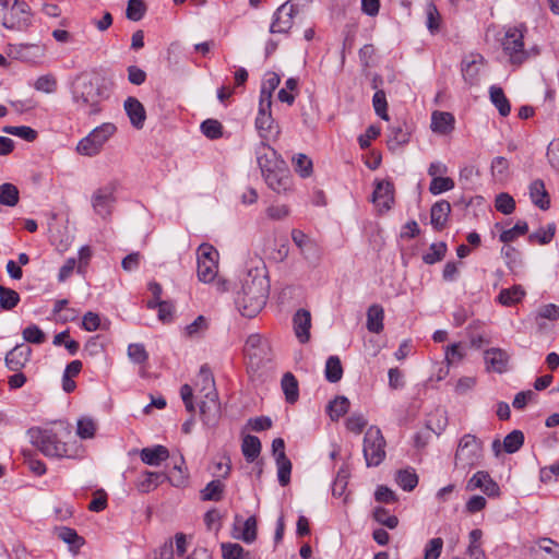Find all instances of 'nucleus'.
Segmentation results:
<instances>
[{
	"instance_id": "9b49d317",
	"label": "nucleus",
	"mask_w": 559,
	"mask_h": 559,
	"mask_svg": "<svg viewBox=\"0 0 559 559\" xmlns=\"http://www.w3.org/2000/svg\"><path fill=\"white\" fill-rule=\"evenodd\" d=\"M299 13L297 4L287 1L274 13L270 27L271 33H287L293 26V19Z\"/></svg>"
},
{
	"instance_id": "864d4df0",
	"label": "nucleus",
	"mask_w": 559,
	"mask_h": 559,
	"mask_svg": "<svg viewBox=\"0 0 559 559\" xmlns=\"http://www.w3.org/2000/svg\"><path fill=\"white\" fill-rule=\"evenodd\" d=\"M374 190L371 193V195L368 198L369 202H371L374 206L376 212L378 215H381L382 209L384 207V193L382 192L384 180L383 179H376L374 182Z\"/></svg>"
},
{
	"instance_id": "13d9d810",
	"label": "nucleus",
	"mask_w": 559,
	"mask_h": 559,
	"mask_svg": "<svg viewBox=\"0 0 559 559\" xmlns=\"http://www.w3.org/2000/svg\"><path fill=\"white\" fill-rule=\"evenodd\" d=\"M298 87V80L295 79V78H289L286 82H285V87L284 88H281L278 91V94H277V97L278 99L282 102V103H286L288 105H293L294 102H295V96L293 93L290 92H294L296 91Z\"/></svg>"
},
{
	"instance_id": "f704fd0d",
	"label": "nucleus",
	"mask_w": 559,
	"mask_h": 559,
	"mask_svg": "<svg viewBox=\"0 0 559 559\" xmlns=\"http://www.w3.org/2000/svg\"><path fill=\"white\" fill-rule=\"evenodd\" d=\"M58 538L70 545L71 548H80L84 545V538L80 536L75 530L67 526L56 528Z\"/></svg>"
},
{
	"instance_id": "c756f323",
	"label": "nucleus",
	"mask_w": 559,
	"mask_h": 559,
	"mask_svg": "<svg viewBox=\"0 0 559 559\" xmlns=\"http://www.w3.org/2000/svg\"><path fill=\"white\" fill-rule=\"evenodd\" d=\"M350 403L346 396H336L333 401H330L326 406V413L331 420L337 421L344 416L349 409Z\"/></svg>"
},
{
	"instance_id": "58836bf2",
	"label": "nucleus",
	"mask_w": 559,
	"mask_h": 559,
	"mask_svg": "<svg viewBox=\"0 0 559 559\" xmlns=\"http://www.w3.org/2000/svg\"><path fill=\"white\" fill-rule=\"evenodd\" d=\"M281 83V78L275 72H269L265 81L262 83L260 100H272V94Z\"/></svg>"
},
{
	"instance_id": "72a5a7b5",
	"label": "nucleus",
	"mask_w": 559,
	"mask_h": 559,
	"mask_svg": "<svg viewBox=\"0 0 559 559\" xmlns=\"http://www.w3.org/2000/svg\"><path fill=\"white\" fill-rule=\"evenodd\" d=\"M525 296V290L521 285H514L511 288L502 289L499 293L498 301L503 306H512Z\"/></svg>"
},
{
	"instance_id": "0eeeda50",
	"label": "nucleus",
	"mask_w": 559,
	"mask_h": 559,
	"mask_svg": "<svg viewBox=\"0 0 559 559\" xmlns=\"http://www.w3.org/2000/svg\"><path fill=\"white\" fill-rule=\"evenodd\" d=\"M481 451V442L474 435H465L461 438L455 453V466L463 469L474 466Z\"/></svg>"
},
{
	"instance_id": "e433bc0d",
	"label": "nucleus",
	"mask_w": 559,
	"mask_h": 559,
	"mask_svg": "<svg viewBox=\"0 0 559 559\" xmlns=\"http://www.w3.org/2000/svg\"><path fill=\"white\" fill-rule=\"evenodd\" d=\"M19 189L13 183L0 185V203L5 206H15L19 203Z\"/></svg>"
},
{
	"instance_id": "7ed1b4c3",
	"label": "nucleus",
	"mask_w": 559,
	"mask_h": 559,
	"mask_svg": "<svg viewBox=\"0 0 559 559\" xmlns=\"http://www.w3.org/2000/svg\"><path fill=\"white\" fill-rule=\"evenodd\" d=\"M28 435L32 444L44 455L49 457H62L68 455L66 443L61 442L51 430L31 428Z\"/></svg>"
},
{
	"instance_id": "603ef678",
	"label": "nucleus",
	"mask_w": 559,
	"mask_h": 559,
	"mask_svg": "<svg viewBox=\"0 0 559 559\" xmlns=\"http://www.w3.org/2000/svg\"><path fill=\"white\" fill-rule=\"evenodd\" d=\"M202 133L211 139L216 140L223 136V126L218 120L206 119L201 123Z\"/></svg>"
},
{
	"instance_id": "49530a36",
	"label": "nucleus",
	"mask_w": 559,
	"mask_h": 559,
	"mask_svg": "<svg viewBox=\"0 0 559 559\" xmlns=\"http://www.w3.org/2000/svg\"><path fill=\"white\" fill-rule=\"evenodd\" d=\"M2 130L4 133L19 136L27 142H33L38 136L37 131L27 126H19V127L7 126Z\"/></svg>"
},
{
	"instance_id": "39448f33",
	"label": "nucleus",
	"mask_w": 559,
	"mask_h": 559,
	"mask_svg": "<svg viewBox=\"0 0 559 559\" xmlns=\"http://www.w3.org/2000/svg\"><path fill=\"white\" fill-rule=\"evenodd\" d=\"M362 452L368 467L379 466L384 460V438L379 427L371 426L366 431Z\"/></svg>"
},
{
	"instance_id": "6e6552de",
	"label": "nucleus",
	"mask_w": 559,
	"mask_h": 559,
	"mask_svg": "<svg viewBox=\"0 0 559 559\" xmlns=\"http://www.w3.org/2000/svg\"><path fill=\"white\" fill-rule=\"evenodd\" d=\"M504 52L509 56L510 62L514 66H521L528 53L524 49L523 31L518 27H511L507 31L502 40Z\"/></svg>"
},
{
	"instance_id": "e2e57ef3",
	"label": "nucleus",
	"mask_w": 559,
	"mask_h": 559,
	"mask_svg": "<svg viewBox=\"0 0 559 559\" xmlns=\"http://www.w3.org/2000/svg\"><path fill=\"white\" fill-rule=\"evenodd\" d=\"M24 341L32 344H41L46 340L45 333L36 325L31 324L22 332Z\"/></svg>"
},
{
	"instance_id": "6ab92c4d",
	"label": "nucleus",
	"mask_w": 559,
	"mask_h": 559,
	"mask_svg": "<svg viewBox=\"0 0 559 559\" xmlns=\"http://www.w3.org/2000/svg\"><path fill=\"white\" fill-rule=\"evenodd\" d=\"M294 330L300 343H307L310 338L311 314L306 309H299L293 318Z\"/></svg>"
},
{
	"instance_id": "20e7f679",
	"label": "nucleus",
	"mask_w": 559,
	"mask_h": 559,
	"mask_svg": "<svg viewBox=\"0 0 559 559\" xmlns=\"http://www.w3.org/2000/svg\"><path fill=\"white\" fill-rule=\"evenodd\" d=\"M116 126L110 122L96 127L87 136L79 142L76 146L78 152L85 156L97 155L102 151L104 144L116 133Z\"/></svg>"
},
{
	"instance_id": "6e6d98bb",
	"label": "nucleus",
	"mask_w": 559,
	"mask_h": 559,
	"mask_svg": "<svg viewBox=\"0 0 559 559\" xmlns=\"http://www.w3.org/2000/svg\"><path fill=\"white\" fill-rule=\"evenodd\" d=\"M495 206L497 211L509 215L515 210V201L509 193L501 192L496 197Z\"/></svg>"
},
{
	"instance_id": "774afa93",
	"label": "nucleus",
	"mask_w": 559,
	"mask_h": 559,
	"mask_svg": "<svg viewBox=\"0 0 559 559\" xmlns=\"http://www.w3.org/2000/svg\"><path fill=\"white\" fill-rule=\"evenodd\" d=\"M539 549L544 552L542 559H559L558 545L549 538L539 542Z\"/></svg>"
},
{
	"instance_id": "09e8293b",
	"label": "nucleus",
	"mask_w": 559,
	"mask_h": 559,
	"mask_svg": "<svg viewBox=\"0 0 559 559\" xmlns=\"http://www.w3.org/2000/svg\"><path fill=\"white\" fill-rule=\"evenodd\" d=\"M293 166L295 171L302 178H307L312 174V160L305 154L294 156Z\"/></svg>"
},
{
	"instance_id": "1a4fd4ad",
	"label": "nucleus",
	"mask_w": 559,
	"mask_h": 559,
	"mask_svg": "<svg viewBox=\"0 0 559 559\" xmlns=\"http://www.w3.org/2000/svg\"><path fill=\"white\" fill-rule=\"evenodd\" d=\"M116 182H109L104 187H99L92 194V206L94 212L103 218H107L112 213V207L117 201L116 199Z\"/></svg>"
},
{
	"instance_id": "69168bd1",
	"label": "nucleus",
	"mask_w": 559,
	"mask_h": 559,
	"mask_svg": "<svg viewBox=\"0 0 559 559\" xmlns=\"http://www.w3.org/2000/svg\"><path fill=\"white\" fill-rule=\"evenodd\" d=\"M34 87L37 91H40L44 93H48V94L53 93L57 88V80L51 74L41 75L36 80Z\"/></svg>"
},
{
	"instance_id": "9d476101",
	"label": "nucleus",
	"mask_w": 559,
	"mask_h": 559,
	"mask_svg": "<svg viewBox=\"0 0 559 559\" xmlns=\"http://www.w3.org/2000/svg\"><path fill=\"white\" fill-rule=\"evenodd\" d=\"M203 397L204 399L200 402V415L203 424L207 427H215L222 414L217 391L204 393Z\"/></svg>"
},
{
	"instance_id": "473e14b6",
	"label": "nucleus",
	"mask_w": 559,
	"mask_h": 559,
	"mask_svg": "<svg viewBox=\"0 0 559 559\" xmlns=\"http://www.w3.org/2000/svg\"><path fill=\"white\" fill-rule=\"evenodd\" d=\"M225 485L218 480L210 481L204 489L200 491L203 501H221L223 499Z\"/></svg>"
},
{
	"instance_id": "cd10ccee",
	"label": "nucleus",
	"mask_w": 559,
	"mask_h": 559,
	"mask_svg": "<svg viewBox=\"0 0 559 559\" xmlns=\"http://www.w3.org/2000/svg\"><path fill=\"white\" fill-rule=\"evenodd\" d=\"M241 451L247 462H255L261 453V441L258 437L247 435L242 439Z\"/></svg>"
},
{
	"instance_id": "a18cd8bd",
	"label": "nucleus",
	"mask_w": 559,
	"mask_h": 559,
	"mask_svg": "<svg viewBox=\"0 0 559 559\" xmlns=\"http://www.w3.org/2000/svg\"><path fill=\"white\" fill-rule=\"evenodd\" d=\"M528 231V225L524 221H519L512 228L503 230L500 234V241L509 243L514 241L518 237L525 235Z\"/></svg>"
},
{
	"instance_id": "b1692460",
	"label": "nucleus",
	"mask_w": 559,
	"mask_h": 559,
	"mask_svg": "<svg viewBox=\"0 0 559 559\" xmlns=\"http://www.w3.org/2000/svg\"><path fill=\"white\" fill-rule=\"evenodd\" d=\"M266 185L277 193L286 192L289 187L292 179L288 174L284 171H276L275 169L264 176Z\"/></svg>"
},
{
	"instance_id": "4be33fe9",
	"label": "nucleus",
	"mask_w": 559,
	"mask_h": 559,
	"mask_svg": "<svg viewBox=\"0 0 559 559\" xmlns=\"http://www.w3.org/2000/svg\"><path fill=\"white\" fill-rule=\"evenodd\" d=\"M255 154L258 165L263 176L274 170L275 162L273 157L275 156V151H273L266 143L262 141L258 145Z\"/></svg>"
},
{
	"instance_id": "4468645a",
	"label": "nucleus",
	"mask_w": 559,
	"mask_h": 559,
	"mask_svg": "<svg viewBox=\"0 0 559 559\" xmlns=\"http://www.w3.org/2000/svg\"><path fill=\"white\" fill-rule=\"evenodd\" d=\"M269 346L266 342L263 341L260 334H251L248 336L245 345V352L250 359V362L255 364L259 367L260 362L263 360L264 355L266 354Z\"/></svg>"
},
{
	"instance_id": "338daca9",
	"label": "nucleus",
	"mask_w": 559,
	"mask_h": 559,
	"mask_svg": "<svg viewBox=\"0 0 559 559\" xmlns=\"http://www.w3.org/2000/svg\"><path fill=\"white\" fill-rule=\"evenodd\" d=\"M207 320L203 316H199L192 323L186 326V335L189 337L199 336L207 330Z\"/></svg>"
},
{
	"instance_id": "5701e85b",
	"label": "nucleus",
	"mask_w": 559,
	"mask_h": 559,
	"mask_svg": "<svg viewBox=\"0 0 559 559\" xmlns=\"http://www.w3.org/2000/svg\"><path fill=\"white\" fill-rule=\"evenodd\" d=\"M140 456L143 463L151 466H158L169 457V451L166 447L158 444L142 449Z\"/></svg>"
},
{
	"instance_id": "c9c22d12",
	"label": "nucleus",
	"mask_w": 559,
	"mask_h": 559,
	"mask_svg": "<svg viewBox=\"0 0 559 559\" xmlns=\"http://www.w3.org/2000/svg\"><path fill=\"white\" fill-rule=\"evenodd\" d=\"M383 309L380 305H372L367 312V329L379 333L382 330Z\"/></svg>"
},
{
	"instance_id": "4c0bfd02",
	"label": "nucleus",
	"mask_w": 559,
	"mask_h": 559,
	"mask_svg": "<svg viewBox=\"0 0 559 559\" xmlns=\"http://www.w3.org/2000/svg\"><path fill=\"white\" fill-rule=\"evenodd\" d=\"M21 298L17 292L12 288H8L0 285V309L1 310H12L15 308Z\"/></svg>"
},
{
	"instance_id": "680f3d73",
	"label": "nucleus",
	"mask_w": 559,
	"mask_h": 559,
	"mask_svg": "<svg viewBox=\"0 0 559 559\" xmlns=\"http://www.w3.org/2000/svg\"><path fill=\"white\" fill-rule=\"evenodd\" d=\"M453 187H454V181H453L452 178H450V177H435V178H432V180L430 182L429 191L432 194H439V193H442L444 191L453 189Z\"/></svg>"
},
{
	"instance_id": "f257e3e1",
	"label": "nucleus",
	"mask_w": 559,
	"mask_h": 559,
	"mask_svg": "<svg viewBox=\"0 0 559 559\" xmlns=\"http://www.w3.org/2000/svg\"><path fill=\"white\" fill-rule=\"evenodd\" d=\"M270 294V281L264 267L248 271L237 293L236 305L243 317H255L265 306Z\"/></svg>"
},
{
	"instance_id": "de8ad7c7",
	"label": "nucleus",
	"mask_w": 559,
	"mask_h": 559,
	"mask_svg": "<svg viewBox=\"0 0 559 559\" xmlns=\"http://www.w3.org/2000/svg\"><path fill=\"white\" fill-rule=\"evenodd\" d=\"M426 15H427L426 25H427V28L429 29V32L431 34L438 33L440 31L441 15H440L437 7L432 2H429L426 5Z\"/></svg>"
},
{
	"instance_id": "ddd939ff",
	"label": "nucleus",
	"mask_w": 559,
	"mask_h": 559,
	"mask_svg": "<svg viewBox=\"0 0 559 559\" xmlns=\"http://www.w3.org/2000/svg\"><path fill=\"white\" fill-rule=\"evenodd\" d=\"M32 348L25 344H17L9 350L4 357V362L11 371H21L29 361Z\"/></svg>"
},
{
	"instance_id": "8fccbe9b",
	"label": "nucleus",
	"mask_w": 559,
	"mask_h": 559,
	"mask_svg": "<svg viewBox=\"0 0 559 559\" xmlns=\"http://www.w3.org/2000/svg\"><path fill=\"white\" fill-rule=\"evenodd\" d=\"M221 548L223 559H246L249 556V552L236 543H223Z\"/></svg>"
},
{
	"instance_id": "f3484780",
	"label": "nucleus",
	"mask_w": 559,
	"mask_h": 559,
	"mask_svg": "<svg viewBox=\"0 0 559 559\" xmlns=\"http://www.w3.org/2000/svg\"><path fill=\"white\" fill-rule=\"evenodd\" d=\"M166 480H170V478L165 473L145 471L138 478L135 486L140 492L147 493Z\"/></svg>"
},
{
	"instance_id": "423d86ee",
	"label": "nucleus",
	"mask_w": 559,
	"mask_h": 559,
	"mask_svg": "<svg viewBox=\"0 0 559 559\" xmlns=\"http://www.w3.org/2000/svg\"><path fill=\"white\" fill-rule=\"evenodd\" d=\"M32 24L29 5L24 1L13 0L12 5L2 16V25L12 31H26Z\"/></svg>"
},
{
	"instance_id": "a19ab883",
	"label": "nucleus",
	"mask_w": 559,
	"mask_h": 559,
	"mask_svg": "<svg viewBox=\"0 0 559 559\" xmlns=\"http://www.w3.org/2000/svg\"><path fill=\"white\" fill-rule=\"evenodd\" d=\"M217 274V262L216 261H203L198 262V277L203 283L212 282Z\"/></svg>"
},
{
	"instance_id": "2eb2a0df",
	"label": "nucleus",
	"mask_w": 559,
	"mask_h": 559,
	"mask_svg": "<svg viewBox=\"0 0 559 559\" xmlns=\"http://www.w3.org/2000/svg\"><path fill=\"white\" fill-rule=\"evenodd\" d=\"M124 110L135 129H142L146 120V111L142 103L132 96H129L123 104Z\"/></svg>"
},
{
	"instance_id": "bb28decb",
	"label": "nucleus",
	"mask_w": 559,
	"mask_h": 559,
	"mask_svg": "<svg viewBox=\"0 0 559 559\" xmlns=\"http://www.w3.org/2000/svg\"><path fill=\"white\" fill-rule=\"evenodd\" d=\"M282 390L285 394V400L289 404H294L299 399V388L296 377L292 372L284 373L281 381Z\"/></svg>"
},
{
	"instance_id": "bf43d9fd",
	"label": "nucleus",
	"mask_w": 559,
	"mask_h": 559,
	"mask_svg": "<svg viewBox=\"0 0 559 559\" xmlns=\"http://www.w3.org/2000/svg\"><path fill=\"white\" fill-rule=\"evenodd\" d=\"M128 356L134 364H145L148 359V354L143 344L133 343L128 346Z\"/></svg>"
},
{
	"instance_id": "a878e982",
	"label": "nucleus",
	"mask_w": 559,
	"mask_h": 559,
	"mask_svg": "<svg viewBox=\"0 0 559 559\" xmlns=\"http://www.w3.org/2000/svg\"><path fill=\"white\" fill-rule=\"evenodd\" d=\"M483 61L484 58L479 55L471 56L462 61V73L466 82L469 84L475 83Z\"/></svg>"
},
{
	"instance_id": "2f4dec72",
	"label": "nucleus",
	"mask_w": 559,
	"mask_h": 559,
	"mask_svg": "<svg viewBox=\"0 0 559 559\" xmlns=\"http://www.w3.org/2000/svg\"><path fill=\"white\" fill-rule=\"evenodd\" d=\"M325 379L331 383L338 382L343 377V367L338 356H330L325 362Z\"/></svg>"
},
{
	"instance_id": "3c124183",
	"label": "nucleus",
	"mask_w": 559,
	"mask_h": 559,
	"mask_svg": "<svg viewBox=\"0 0 559 559\" xmlns=\"http://www.w3.org/2000/svg\"><path fill=\"white\" fill-rule=\"evenodd\" d=\"M447 253V245L445 242L432 243L429 247V252L423 255V261L426 264H433L436 262L441 261Z\"/></svg>"
},
{
	"instance_id": "f03ea898",
	"label": "nucleus",
	"mask_w": 559,
	"mask_h": 559,
	"mask_svg": "<svg viewBox=\"0 0 559 559\" xmlns=\"http://www.w3.org/2000/svg\"><path fill=\"white\" fill-rule=\"evenodd\" d=\"M72 96L80 109L87 110L90 115H97L102 111L100 103L109 97V90L105 80L81 74L73 82Z\"/></svg>"
},
{
	"instance_id": "c85d7f7f",
	"label": "nucleus",
	"mask_w": 559,
	"mask_h": 559,
	"mask_svg": "<svg viewBox=\"0 0 559 559\" xmlns=\"http://www.w3.org/2000/svg\"><path fill=\"white\" fill-rule=\"evenodd\" d=\"M395 481L403 490L412 491L418 485V476L414 468L406 467L395 473Z\"/></svg>"
},
{
	"instance_id": "dca6fc26",
	"label": "nucleus",
	"mask_w": 559,
	"mask_h": 559,
	"mask_svg": "<svg viewBox=\"0 0 559 559\" xmlns=\"http://www.w3.org/2000/svg\"><path fill=\"white\" fill-rule=\"evenodd\" d=\"M509 358L508 353L501 348H489L484 353L487 369L498 373L507 371Z\"/></svg>"
},
{
	"instance_id": "aec40b11",
	"label": "nucleus",
	"mask_w": 559,
	"mask_h": 559,
	"mask_svg": "<svg viewBox=\"0 0 559 559\" xmlns=\"http://www.w3.org/2000/svg\"><path fill=\"white\" fill-rule=\"evenodd\" d=\"M451 213V204L447 200L436 202L430 210V222L438 231L442 230Z\"/></svg>"
},
{
	"instance_id": "37998d69",
	"label": "nucleus",
	"mask_w": 559,
	"mask_h": 559,
	"mask_svg": "<svg viewBox=\"0 0 559 559\" xmlns=\"http://www.w3.org/2000/svg\"><path fill=\"white\" fill-rule=\"evenodd\" d=\"M200 384H201V390H200L201 393H211V391H216L214 377H213V373L207 365H203L200 368L197 385H200Z\"/></svg>"
},
{
	"instance_id": "052dcab7",
	"label": "nucleus",
	"mask_w": 559,
	"mask_h": 559,
	"mask_svg": "<svg viewBox=\"0 0 559 559\" xmlns=\"http://www.w3.org/2000/svg\"><path fill=\"white\" fill-rule=\"evenodd\" d=\"M24 462L27 464L28 468L36 474L37 476H41L46 473V465L40 460L36 459L35 454L32 451L23 450Z\"/></svg>"
},
{
	"instance_id": "a211bd4d",
	"label": "nucleus",
	"mask_w": 559,
	"mask_h": 559,
	"mask_svg": "<svg viewBox=\"0 0 559 559\" xmlns=\"http://www.w3.org/2000/svg\"><path fill=\"white\" fill-rule=\"evenodd\" d=\"M272 100H260L258 116L255 118V128L261 138H266L273 126V118L271 115Z\"/></svg>"
},
{
	"instance_id": "79ce46f5",
	"label": "nucleus",
	"mask_w": 559,
	"mask_h": 559,
	"mask_svg": "<svg viewBox=\"0 0 559 559\" xmlns=\"http://www.w3.org/2000/svg\"><path fill=\"white\" fill-rule=\"evenodd\" d=\"M409 130L407 128H403L402 126H397L391 129V134L386 144L390 150H394L397 146L406 144L409 141Z\"/></svg>"
},
{
	"instance_id": "0e129e2a",
	"label": "nucleus",
	"mask_w": 559,
	"mask_h": 559,
	"mask_svg": "<svg viewBox=\"0 0 559 559\" xmlns=\"http://www.w3.org/2000/svg\"><path fill=\"white\" fill-rule=\"evenodd\" d=\"M245 543H252L257 539V519L255 516H249L243 523V530L241 536H239Z\"/></svg>"
},
{
	"instance_id": "ea45409f",
	"label": "nucleus",
	"mask_w": 559,
	"mask_h": 559,
	"mask_svg": "<svg viewBox=\"0 0 559 559\" xmlns=\"http://www.w3.org/2000/svg\"><path fill=\"white\" fill-rule=\"evenodd\" d=\"M524 443V433L521 430H513L503 439V451L512 454L518 452Z\"/></svg>"
},
{
	"instance_id": "f8f14e48",
	"label": "nucleus",
	"mask_w": 559,
	"mask_h": 559,
	"mask_svg": "<svg viewBox=\"0 0 559 559\" xmlns=\"http://www.w3.org/2000/svg\"><path fill=\"white\" fill-rule=\"evenodd\" d=\"M467 490L480 489L488 497H499L500 488L488 472H477L466 485Z\"/></svg>"
},
{
	"instance_id": "c03bdc74",
	"label": "nucleus",
	"mask_w": 559,
	"mask_h": 559,
	"mask_svg": "<svg viewBox=\"0 0 559 559\" xmlns=\"http://www.w3.org/2000/svg\"><path fill=\"white\" fill-rule=\"evenodd\" d=\"M147 10L144 0H129L126 16L128 20L138 22L143 19Z\"/></svg>"
},
{
	"instance_id": "5fc2aeb1",
	"label": "nucleus",
	"mask_w": 559,
	"mask_h": 559,
	"mask_svg": "<svg viewBox=\"0 0 559 559\" xmlns=\"http://www.w3.org/2000/svg\"><path fill=\"white\" fill-rule=\"evenodd\" d=\"M277 467V478L281 486L285 487L290 483L292 462L288 457L275 461Z\"/></svg>"
},
{
	"instance_id": "4d7b16f0",
	"label": "nucleus",
	"mask_w": 559,
	"mask_h": 559,
	"mask_svg": "<svg viewBox=\"0 0 559 559\" xmlns=\"http://www.w3.org/2000/svg\"><path fill=\"white\" fill-rule=\"evenodd\" d=\"M96 424L92 418L83 417L78 420L76 433L81 439H91L95 436Z\"/></svg>"
},
{
	"instance_id": "7c9ffc66",
	"label": "nucleus",
	"mask_w": 559,
	"mask_h": 559,
	"mask_svg": "<svg viewBox=\"0 0 559 559\" xmlns=\"http://www.w3.org/2000/svg\"><path fill=\"white\" fill-rule=\"evenodd\" d=\"M490 99L492 104L497 107L499 110V114L502 117H507L511 111V106L509 103V99L506 97L504 92L499 86H491L490 91Z\"/></svg>"
},
{
	"instance_id": "412c9836",
	"label": "nucleus",
	"mask_w": 559,
	"mask_h": 559,
	"mask_svg": "<svg viewBox=\"0 0 559 559\" xmlns=\"http://www.w3.org/2000/svg\"><path fill=\"white\" fill-rule=\"evenodd\" d=\"M454 117L451 112L433 111L431 116V130L439 134H449L454 129Z\"/></svg>"
},
{
	"instance_id": "393cba45",
	"label": "nucleus",
	"mask_w": 559,
	"mask_h": 559,
	"mask_svg": "<svg viewBox=\"0 0 559 559\" xmlns=\"http://www.w3.org/2000/svg\"><path fill=\"white\" fill-rule=\"evenodd\" d=\"M530 195L533 203L542 210L549 209L550 199L545 189V183L540 179L534 180L530 186Z\"/></svg>"
}]
</instances>
